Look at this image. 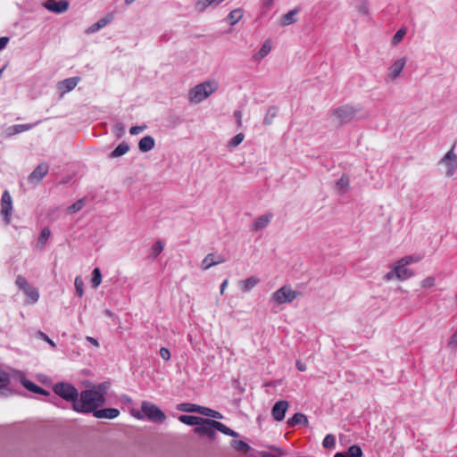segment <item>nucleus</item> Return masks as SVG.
Masks as SVG:
<instances>
[{
    "label": "nucleus",
    "mask_w": 457,
    "mask_h": 457,
    "mask_svg": "<svg viewBox=\"0 0 457 457\" xmlns=\"http://www.w3.org/2000/svg\"><path fill=\"white\" fill-rule=\"evenodd\" d=\"M107 386L105 384L94 386L79 394L77 400L72 404V409L79 413H93L105 403Z\"/></svg>",
    "instance_id": "1"
},
{
    "label": "nucleus",
    "mask_w": 457,
    "mask_h": 457,
    "mask_svg": "<svg viewBox=\"0 0 457 457\" xmlns=\"http://www.w3.org/2000/svg\"><path fill=\"white\" fill-rule=\"evenodd\" d=\"M130 414L137 420H148L151 422L162 423L166 420L164 412L154 403L149 401L141 403V410L132 408Z\"/></svg>",
    "instance_id": "2"
},
{
    "label": "nucleus",
    "mask_w": 457,
    "mask_h": 457,
    "mask_svg": "<svg viewBox=\"0 0 457 457\" xmlns=\"http://www.w3.org/2000/svg\"><path fill=\"white\" fill-rule=\"evenodd\" d=\"M219 88L215 80H207L194 87L189 92V100L194 103H201Z\"/></svg>",
    "instance_id": "3"
},
{
    "label": "nucleus",
    "mask_w": 457,
    "mask_h": 457,
    "mask_svg": "<svg viewBox=\"0 0 457 457\" xmlns=\"http://www.w3.org/2000/svg\"><path fill=\"white\" fill-rule=\"evenodd\" d=\"M299 295L300 293L293 290L290 286L285 285L272 294L270 301L277 305L290 303L296 299Z\"/></svg>",
    "instance_id": "4"
},
{
    "label": "nucleus",
    "mask_w": 457,
    "mask_h": 457,
    "mask_svg": "<svg viewBox=\"0 0 457 457\" xmlns=\"http://www.w3.org/2000/svg\"><path fill=\"white\" fill-rule=\"evenodd\" d=\"M360 111L359 107L351 105H343L331 111V116L339 124L351 121Z\"/></svg>",
    "instance_id": "5"
},
{
    "label": "nucleus",
    "mask_w": 457,
    "mask_h": 457,
    "mask_svg": "<svg viewBox=\"0 0 457 457\" xmlns=\"http://www.w3.org/2000/svg\"><path fill=\"white\" fill-rule=\"evenodd\" d=\"M53 390L58 396L62 397L67 402H71L72 404L79 396V392L77 388L73 386L71 384L66 382L56 383L54 386Z\"/></svg>",
    "instance_id": "6"
},
{
    "label": "nucleus",
    "mask_w": 457,
    "mask_h": 457,
    "mask_svg": "<svg viewBox=\"0 0 457 457\" xmlns=\"http://www.w3.org/2000/svg\"><path fill=\"white\" fill-rule=\"evenodd\" d=\"M211 422H215L214 420L204 419V422L199 427L194 428V432L201 436H206L212 440L217 436L216 428Z\"/></svg>",
    "instance_id": "7"
},
{
    "label": "nucleus",
    "mask_w": 457,
    "mask_h": 457,
    "mask_svg": "<svg viewBox=\"0 0 457 457\" xmlns=\"http://www.w3.org/2000/svg\"><path fill=\"white\" fill-rule=\"evenodd\" d=\"M440 162L445 167V175L452 177L457 170V155L453 151V147L445 154Z\"/></svg>",
    "instance_id": "8"
},
{
    "label": "nucleus",
    "mask_w": 457,
    "mask_h": 457,
    "mask_svg": "<svg viewBox=\"0 0 457 457\" xmlns=\"http://www.w3.org/2000/svg\"><path fill=\"white\" fill-rule=\"evenodd\" d=\"M12 212V200L10 193L5 190L1 197V214L4 216L5 222L11 221Z\"/></svg>",
    "instance_id": "9"
},
{
    "label": "nucleus",
    "mask_w": 457,
    "mask_h": 457,
    "mask_svg": "<svg viewBox=\"0 0 457 457\" xmlns=\"http://www.w3.org/2000/svg\"><path fill=\"white\" fill-rule=\"evenodd\" d=\"M406 62L407 59L405 57L395 60L389 67L386 79L390 81L395 80L401 75Z\"/></svg>",
    "instance_id": "10"
},
{
    "label": "nucleus",
    "mask_w": 457,
    "mask_h": 457,
    "mask_svg": "<svg viewBox=\"0 0 457 457\" xmlns=\"http://www.w3.org/2000/svg\"><path fill=\"white\" fill-rule=\"evenodd\" d=\"M289 407L287 401L281 400L277 402L271 409V416L276 421H282Z\"/></svg>",
    "instance_id": "11"
},
{
    "label": "nucleus",
    "mask_w": 457,
    "mask_h": 457,
    "mask_svg": "<svg viewBox=\"0 0 457 457\" xmlns=\"http://www.w3.org/2000/svg\"><path fill=\"white\" fill-rule=\"evenodd\" d=\"M43 6L50 12L62 13L68 10L69 2L67 0H49L44 3Z\"/></svg>",
    "instance_id": "12"
},
{
    "label": "nucleus",
    "mask_w": 457,
    "mask_h": 457,
    "mask_svg": "<svg viewBox=\"0 0 457 457\" xmlns=\"http://www.w3.org/2000/svg\"><path fill=\"white\" fill-rule=\"evenodd\" d=\"M48 164L46 162H42L34 169V170L29 176L28 179L30 183H38L48 173Z\"/></svg>",
    "instance_id": "13"
},
{
    "label": "nucleus",
    "mask_w": 457,
    "mask_h": 457,
    "mask_svg": "<svg viewBox=\"0 0 457 457\" xmlns=\"http://www.w3.org/2000/svg\"><path fill=\"white\" fill-rule=\"evenodd\" d=\"M79 81V77H72L59 82L58 89L61 91V95L63 96L65 93L73 90L78 85Z\"/></svg>",
    "instance_id": "14"
},
{
    "label": "nucleus",
    "mask_w": 457,
    "mask_h": 457,
    "mask_svg": "<svg viewBox=\"0 0 457 457\" xmlns=\"http://www.w3.org/2000/svg\"><path fill=\"white\" fill-rule=\"evenodd\" d=\"M273 215L271 213H265L257 217L252 224V230L258 231L266 228L271 221Z\"/></svg>",
    "instance_id": "15"
},
{
    "label": "nucleus",
    "mask_w": 457,
    "mask_h": 457,
    "mask_svg": "<svg viewBox=\"0 0 457 457\" xmlns=\"http://www.w3.org/2000/svg\"><path fill=\"white\" fill-rule=\"evenodd\" d=\"M97 419H109L112 420L120 415V411L116 408H105L97 410L93 414Z\"/></svg>",
    "instance_id": "16"
},
{
    "label": "nucleus",
    "mask_w": 457,
    "mask_h": 457,
    "mask_svg": "<svg viewBox=\"0 0 457 457\" xmlns=\"http://www.w3.org/2000/svg\"><path fill=\"white\" fill-rule=\"evenodd\" d=\"M405 264L398 261L394 267V271L396 276V278L400 280H404L412 276V272L405 268Z\"/></svg>",
    "instance_id": "17"
},
{
    "label": "nucleus",
    "mask_w": 457,
    "mask_h": 457,
    "mask_svg": "<svg viewBox=\"0 0 457 457\" xmlns=\"http://www.w3.org/2000/svg\"><path fill=\"white\" fill-rule=\"evenodd\" d=\"M21 383L22 384V386L26 389H28L30 392H33V393H36V394H39V395H49V393L46 390H45L44 388L38 386L37 385H36L32 381H30L29 379H26L25 378H22L21 379Z\"/></svg>",
    "instance_id": "18"
},
{
    "label": "nucleus",
    "mask_w": 457,
    "mask_h": 457,
    "mask_svg": "<svg viewBox=\"0 0 457 457\" xmlns=\"http://www.w3.org/2000/svg\"><path fill=\"white\" fill-rule=\"evenodd\" d=\"M287 424L288 427L293 428L296 425H308V419L306 415L301 412L295 413L293 417L287 420Z\"/></svg>",
    "instance_id": "19"
},
{
    "label": "nucleus",
    "mask_w": 457,
    "mask_h": 457,
    "mask_svg": "<svg viewBox=\"0 0 457 457\" xmlns=\"http://www.w3.org/2000/svg\"><path fill=\"white\" fill-rule=\"evenodd\" d=\"M113 20V15L112 13L107 14L105 17L100 19L97 22L93 24L88 29L87 33H94L98 31L99 29L105 27L108 23H110Z\"/></svg>",
    "instance_id": "20"
},
{
    "label": "nucleus",
    "mask_w": 457,
    "mask_h": 457,
    "mask_svg": "<svg viewBox=\"0 0 457 457\" xmlns=\"http://www.w3.org/2000/svg\"><path fill=\"white\" fill-rule=\"evenodd\" d=\"M154 147V139L151 136L142 137L138 143V148L141 152L146 153Z\"/></svg>",
    "instance_id": "21"
},
{
    "label": "nucleus",
    "mask_w": 457,
    "mask_h": 457,
    "mask_svg": "<svg viewBox=\"0 0 457 457\" xmlns=\"http://www.w3.org/2000/svg\"><path fill=\"white\" fill-rule=\"evenodd\" d=\"M33 127H34V124H29V123L15 124V125L10 126L7 129V134L9 136H13V135L24 132V131H28V130L31 129Z\"/></svg>",
    "instance_id": "22"
},
{
    "label": "nucleus",
    "mask_w": 457,
    "mask_h": 457,
    "mask_svg": "<svg viewBox=\"0 0 457 457\" xmlns=\"http://www.w3.org/2000/svg\"><path fill=\"white\" fill-rule=\"evenodd\" d=\"M179 420L184 424L199 427L204 419L198 416L181 415L179 417Z\"/></svg>",
    "instance_id": "23"
},
{
    "label": "nucleus",
    "mask_w": 457,
    "mask_h": 457,
    "mask_svg": "<svg viewBox=\"0 0 457 457\" xmlns=\"http://www.w3.org/2000/svg\"><path fill=\"white\" fill-rule=\"evenodd\" d=\"M299 12V8H295L281 17L280 23L282 26H288L296 21L295 16Z\"/></svg>",
    "instance_id": "24"
},
{
    "label": "nucleus",
    "mask_w": 457,
    "mask_h": 457,
    "mask_svg": "<svg viewBox=\"0 0 457 457\" xmlns=\"http://www.w3.org/2000/svg\"><path fill=\"white\" fill-rule=\"evenodd\" d=\"M260 282V279L257 277L252 276L248 278L240 281V287L243 292H249L251 289H253L258 283Z\"/></svg>",
    "instance_id": "25"
},
{
    "label": "nucleus",
    "mask_w": 457,
    "mask_h": 457,
    "mask_svg": "<svg viewBox=\"0 0 457 457\" xmlns=\"http://www.w3.org/2000/svg\"><path fill=\"white\" fill-rule=\"evenodd\" d=\"M211 424L214 425V428H215L216 431H220L222 434L232 436V437L238 436L237 432L232 430L231 428H229L228 427H227L226 425H224L223 423H221L220 421L215 420V422H211Z\"/></svg>",
    "instance_id": "26"
},
{
    "label": "nucleus",
    "mask_w": 457,
    "mask_h": 457,
    "mask_svg": "<svg viewBox=\"0 0 457 457\" xmlns=\"http://www.w3.org/2000/svg\"><path fill=\"white\" fill-rule=\"evenodd\" d=\"M244 16V10L242 8H237L232 10L228 15V21L231 26L236 25Z\"/></svg>",
    "instance_id": "27"
},
{
    "label": "nucleus",
    "mask_w": 457,
    "mask_h": 457,
    "mask_svg": "<svg viewBox=\"0 0 457 457\" xmlns=\"http://www.w3.org/2000/svg\"><path fill=\"white\" fill-rule=\"evenodd\" d=\"M129 150V145L126 142H121L118 145V146L110 154L111 158H118L125 154H127Z\"/></svg>",
    "instance_id": "28"
},
{
    "label": "nucleus",
    "mask_w": 457,
    "mask_h": 457,
    "mask_svg": "<svg viewBox=\"0 0 457 457\" xmlns=\"http://www.w3.org/2000/svg\"><path fill=\"white\" fill-rule=\"evenodd\" d=\"M350 187V179L347 176H342L336 184V189L340 194H345L348 191Z\"/></svg>",
    "instance_id": "29"
},
{
    "label": "nucleus",
    "mask_w": 457,
    "mask_h": 457,
    "mask_svg": "<svg viewBox=\"0 0 457 457\" xmlns=\"http://www.w3.org/2000/svg\"><path fill=\"white\" fill-rule=\"evenodd\" d=\"M200 405L189 403H183L177 406V409L180 411L185 412H200Z\"/></svg>",
    "instance_id": "30"
},
{
    "label": "nucleus",
    "mask_w": 457,
    "mask_h": 457,
    "mask_svg": "<svg viewBox=\"0 0 457 457\" xmlns=\"http://www.w3.org/2000/svg\"><path fill=\"white\" fill-rule=\"evenodd\" d=\"M165 244L162 240H157L151 247L150 257L155 259L164 249Z\"/></svg>",
    "instance_id": "31"
},
{
    "label": "nucleus",
    "mask_w": 457,
    "mask_h": 457,
    "mask_svg": "<svg viewBox=\"0 0 457 457\" xmlns=\"http://www.w3.org/2000/svg\"><path fill=\"white\" fill-rule=\"evenodd\" d=\"M23 292H24V294L28 297V300H27L28 303H37L38 301L39 293H38V291L35 287H29V288H27Z\"/></svg>",
    "instance_id": "32"
},
{
    "label": "nucleus",
    "mask_w": 457,
    "mask_h": 457,
    "mask_svg": "<svg viewBox=\"0 0 457 457\" xmlns=\"http://www.w3.org/2000/svg\"><path fill=\"white\" fill-rule=\"evenodd\" d=\"M199 414L204 415L206 417H210L212 419H222L223 416L220 412L212 410L207 407L201 406Z\"/></svg>",
    "instance_id": "33"
},
{
    "label": "nucleus",
    "mask_w": 457,
    "mask_h": 457,
    "mask_svg": "<svg viewBox=\"0 0 457 457\" xmlns=\"http://www.w3.org/2000/svg\"><path fill=\"white\" fill-rule=\"evenodd\" d=\"M355 8L361 15L369 14V2L368 0H355Z\"/></svg>",
    "instance_id": "34"
},
{
    "label": "nucleus",
    "mask_w": 457,
    "mask_h": 457,
    "mask_svg": "<svg viewBox=\"0 0 457 457\" xmlns=\"http://www.w3.org/2000/svg\"><path fill=\"white\" fill-rule=\"evenodd\" d=\"M277 112H278V109L275 106L269 107V109L267 110L266 114L264 116L263 123L267 126L270 125L272 123L274 118L276 117Z\"/></svg>",
    "instance_id": "35"
},
{
    "label": "nucleus",
    "mask_w": 457,
    "mask_h": 457,
    "mask_svg": "<svg viewBox=\"0 0 457 457\" xmlns=\"http://www.w3.org/2000/svg\"><path fill=\"white\" fill-rule=\"evenodd\" d=\"M423 259V255L420 253H415L411 255H407L400 259L399 261L405 265H409L414 262H419Z\"/></svg>",
    "instance_id": "36"
},
{
    "label": "nucleus",
    "mask_w": 457,
    "mask_h": 457,
    "mask_svg": "<svg viewBox=\"0 0 457 457\" xmlns=\"http://www.w3.org/2000/svg\"><path fill=\"white\" fill-rule=\"evenodd\" d=\"M10 383V377L8 373L0 370V395H4V389L7 387Z\"/></svg>",
    "instance_id": "37"
},
{
    "label": "nucleus",
    "mask_w": 457,
    "mask_h": 457,
    "mask_svg": "<svg viewBox=\"0 0 457 457\" xmlns=\"http://www.w3.org/2000/svg\"><path fill=\"white\" fill-rule=\"evenodd\" d=\"M215 266L214 254L208 253L201 262V268L204 270H209L211 267Z\"/></svg>",
    "instance_id": "38"
},
{
    "label": "nucleus",
    "mask_w": 457,
    "mask_h": 457,
    "mask_svg": "<svg viewBox=\"0 0 457 457\" xmlns=\"http://www.w3.org/2000/svg\"><path fill=\"white\" fill-rule=\"evenodd\" d=\"M271 50V43L270 40H266L261 49L259 50V52L256 54V58L257 59H262L263 57H265Z\"/></svg>",
    "instance_id": "39"
},
{
    "label": "nucleus",
    "mask_w": 457,
    "mask_h": 457,
    "mask_svg": "<svg viewBox=\"0 0 457 457\" xmlns=\"http://www.w3.org/2000/svg\"><path fill=\"white\" fill-rule=\"evenodd\" d=\"M92 279H91V285L92 287L96 288L100 286L102 282V274L99 268H95L92 272Z\"/></svg>",
    "instance_id": "40"
},
{
    "label": "nucleus",
    "mask_w": 457,
    "mask_h": 457,
    "mask_svg": "<svg viewBox=\"0 0 457 457\" xmlns=\"http://www.w3.org/2000/svg\"><path fill=\"white\" fill-rule=\"evenodd\" d=\"M348 457H361L362 451L359 445H352L348 448L346 453Z\"/></svg>",
    "instance_id": "41"
},
{
    "label": "nucleus",
    "mask_w": 457,
    "mask_h": 457,
    "mask_svg": "<svg viewBox=\"0 0 457 457\" xmlns=\"http://www.w3.org/2000/svg\"><path fill=\"white\" fill-rule=\"evenodd\" d=\"M76 292L79 297L84 294V282L80 276H77L74 281Z\"/></svg>",
    "instance_id": "42"
},
{
    "label": "nucleus",
    "mask_w": 457,
    "mask_h": 457,
    "mask_svg": "<svg viewBox=\"0 0 457 457\" xmlns=\"http://www.w3.org/2000/svg\"><path fill=\"white\" fill-rule=\"evenodd\" d=\"M85 205L84 199H79L76 201L73 204H71L70 207H68L67 211L69 213H75L81 210Z\"/></svg>",
    "instance_id": "43"
},
{
    "label": "nucleus",
    "mask_w": 457,
    "mask_h": 457,
    "mask_svg": "<svg viewBox=\"0 0 457 457\" xmlns=\"http://www.w3.org/2000/svg\"><path fill=\"white\" fill-rule=\"evenodd\" d=\"M50 235H51V232H50V229L48 228H44L41 230V233H40L39 237H38V244H40L42 247L45 245L46 242L50 237Z\"/></svg>",
    "instance_id": "44"
},
{
    "label": "nucleus",
    "mask_w": 457,
    "mask_h": 457,
    "mask_svg": "<svg viewBox=\"0 0 457 457\" xmlns=\"http://www.w3.org/2000/svg\"><path fill=\"white\" fill-rule=\"evenodd\" d=\"M406 34V29L405 28H402L400 29L393 37L392 38V44L394 46H396L398 45L403 38V37L405 36Z\"/></svg>",
    "instance_id": "45"
},
{
    "label": "nucleus",
    "mask_w": 457,
    "mask_h": 457,
    "mask_svg": "<svg viewBox=\"0 0 457 457\" xmlns=\"http://www.w3.org/2000/svg\"><path fill=\"white\" fill-rule=\"evenodd\" d=\"M245 138V135L243 133L237 134L229 142L228 146L231 148H235L239 145Z\"/></svg>",
    "instance_id": "46"
},
{
    "label": "nucleus",
    "mask_w": 457,
    "mask_h": 457,
    "mask_svg": "<svg viewBox=\"0 0 457 457\" xmlns=\"http://www.w3.org/2000/svg\"><path fill=\"white\" fill-rule=\"evenodd\" d=\"M324 448H333L336 445V438L333 435L328 434L325 436L322 442Z\"/></svg>",
    "instance_id": "47"
},
{
    "label": "nucleus",
    "mask_w": 457,
    "mask_h": 457,
    "mask_svg": "<svg viewBox=\"0 0 457 457\" xmlns=\"http://www.w3.org/2000/svg\"><path fill=\"white\" fill-rule=\"evenodd\" d=\"M16 285L22 291L26 290L27 288H29L30 287L29 285L28 280L24 277H22V276H18L17 277V278H16Z\"/></svg>",
    "instance_id": "48"
},
{
    "label": "nucleus",
    "mask_w": 457,
    "mask_h": 457,
    "mask_svg": "<svg viewBox=\"0 0 457 457\" xmlns=\"http://www.w3.org/2000/svg\"><path fill=\"white\" fill-rule=\"evenodd\" d=\"M234 447L238 451H248L250 446L245 443L244 441H234L233 442Z\"/></svg>",
    "instance_id": "49"
},
{
    "label": "nucleus",
    "mask_w": 457,
    "mask_h": 457,
    "mask_svg": "<svg viewBox=\"0 0 457 457\" xmlns=\"http://www.w3.org/2000/svg\"><path fill=\"white\" fill-rule=\"evenodd\" d=\"M435 281H436L435 278L430 276V277H428L425 279H423L421 282V285L425 288L432 287L435 286Z\"/></svg>",
    "instance_id": "50"
},
{
    "label": "nucleus",
    "mask_w": 457,
    "mask_h": 457,
    "mask_svg": "<svg viewBox=\"0 0 457 457\" xmlns=\"http://www.w3.org/2000/svg\"><path fill=\"white\" fill-rule=\"evenodd\" d=\"M37 336H38L41 339H43L44 341L47 342V343H48V344H49L53 348H54V347L56 346L55 343H54L52 339H50V338L48 337V336H47V335H46L45 333H43V332L39 331V332L37 333Z\"/></svg>",
    "instance_id": "51"
},
{
    "label": "nucleus",
    "mask_w": 457,
    "mask_h": 457,
    "mask_svg": "<svg viewBox=\"0 0 457 457\" xmlns=\"http://www.w3.org/2000/svg\"><path fill=\"white\" fill-rule=\"evenodd\" d=\"M160 356L165 360V361H169L170 359V350L166 347H162L160 349Z\"/></svg>",
    "instance_id": "52"
},
{
    "label": "nucleus",
    "mask_w": 457,
    "mask_h": 457,
    "mask_svg": "<svg viewBox=\"0 0 457 457\" xmlns=\"http://www.w3.org/2000/svg\"><path fill=\"white\" fill-rule=\"evenodd\" d=\"M145 129V126H133L129 129V133L131 135H137L141 132H143Z\"/></svg>",
    "instance_id": "53"
},
{
    "label": "nucleus",
    "mask_w": 457,
    "mask_h": 457,
    "mask_svg": "<svg viewBox=\"0 0 457 457\" xmlns=\"http://www.w3.org/2000/svg\"><path fill=\"white\" fill-rule=\"evenodd\" d=\"M448 345L452 348H454L457 346V328H456V331L453 334V336L449 339Z\"/></svg>",
    "instance_id": "54"
},
{
    "label": "nucleus",
    "mask_w": 457,
    "mask_h": 457,
    "mask_svg": "<svg viewBox=\"0 0 457 457\" xmlns=\"http://www.w3.org/2000/svg\"><path fill=\"white\" fill-rule=\"evenodd\" d=\"M235 117L237 118V123L238 127L242 126V112L241 111H236L234 112Z\"/></svg>",
    "instance_id": "55"
},
{
    "label": "nucleus",
    "mask_w": 457,
    "mask_h": 457,
    "mask_svg": "<svg viewBox=\"0 0 457 457\" xmlns=\"http://www.w3.org/2000/svg\"><path fill=\"white\" fill-rule=\"evenodd\" d=\"M8 42H9V37H0V51L6 46Z\"/></svg>",
    "instance_id": "56"
},
{
    "label": "nucleus",
    "mask_w": 457,
    "mask_h": 457,
    "mask_svg": "<svg viewBox=\"0 0 457 457\" xmlns=\"http://www.w3.org/2000/svg\"><path fill=\"white\" fill-rule=\"evenodd\" d=\"M295 365H296V368L298 370H300V371L306 370V365L303 362H302L301 361H296Z\"/></svg>",
    "instance_id": "57"
},
{
    "label": "nucleus",
    "mask_w": 457,
    "mask_h": 457,
    "mask_svg": "<svg viewBox=\"0 0 457 457\" xmlns=\"http://www.w3.org/2000/svg\"><path fill=\"white\" fill-rule=\"evenodd\" d=\"M120 401L124 403H132V399L126 395H121Z\"/></svg>",
    "instance_id": "58"
},
{
    "label": "nucleus",
    "mask_w": 457,
    "mask_h": 457,
    "mask_svg": "<svg viewBox=\"0 0 457 457\" xmlns=\"http://www.w3.org/2000/svg\"><path fill=\"white\" fill-rule=\"evenodd\" d=\"M87 340L88 342H90L93 345H95L96 347L99 346V343L96 338H94L92 337H87Z\"/></svg>",
    "instance_id": "59"
},
{
    "label": "nucleus",
    "mask_w": 457,
    "mask_h": 457,
    "mask_svg": "<svg viewBox=\"0 0 457 457\" xmlns=\"http://www.w3.org/2000/svg\"><path fill=\"white\" fill-rule=\"evenodd\" d=\"M228 281L225 279L220 285V294L223 295L226 287H228Z\"/></svg>",
    "instance_id": "60"
},
{
    "label": "nucleus",
    "mask_w": 457,
    "mask_h": 457,
    "mask_svg": "<svg viewBox=\"0 0 457 457\" xmlns=\"http://www.w3.org/2000/svg\"><path fill=\"white\" fill-rule=\"evenodd\" d=\"M214 261H215V265H217V264L223 263L225 262V259L221 255H219L217 257L214 256Z\"/></svg>",
    "instance_id": "61"
},
{
    "label": "nucleus",
    "mask_w": 457,
    "mask_h": 457,
    "mask_svg": "<svg viewBox=\"0 0 457 457\" xmlns=\"http://www.w3.org/2000/svg\"><path fill=\"white\" fill-rule=\"evenodd\" d=\"M273 1H274V0H262V4H263L266 8H270V7L272 5Z\"/></svg>",
    "instance_id": "62"
},
{
    "label": "nucleus",
    "mask_w": 457,
    "mask_h": 457,
    "mask_svg": "<svg viewBox=\"0 0 457 457\" xmlns=\"http://www.w3.org/2000/svg\"><path fill=\"white\" fill-rule=\"evenodd\" d=\"M115 128H116L117 130H119V135L118 136L120 137L123 134V132H124L123 126L121 124H117L115 126Z\"/></svg>",
    "instance_id": "63"
},
{
    "label": "nucleus",
    "mask_w": 457,
    "mask_h": 457,
    "mask_svg": "<svg viewBox=\"0 0 457 457\" xmlns=\"http://www.w3.org/2000/svg\"><path fill=\"white\" fill-rule=\"evenodd\" d=\"M394 275H395V271H394V270H393L392 271H389L388 273H386V276H385V279H386V280H390V279H392V278L394 277Z\"/></svg>",
    "instance_id": "64"
}]
</instances>
